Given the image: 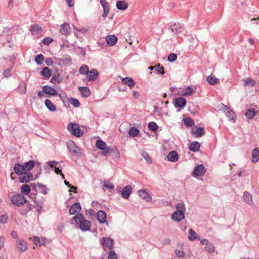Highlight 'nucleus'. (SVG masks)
<instances>
[{"label": "nucleus", "mask_w": 259, "mask_h": 259, "mask_svg": "<svg viewBox=\"0 0 259 259\" xmlns=\"http://www.w3.org/2000/svg\"><path fill=\"white\" fill-rule=\"evenodd\" d=\"M41 75L45 77L46 79H48L51 75V71L48 67H45L42 68L41 72Z\"/></svg>", "instance_id": "34"}, {"label": "nucleus", "mask_w": 259, "mask_h": 259, "mask_svg": "<svg viewBox=\"0 0 259 259\" xmlns=\"http://www.w3.org/2000/svg\"><path fill=\"white\" fill-rule=\"evenodd\" d=\"M73 220L76 224L79 225V228L82 231H87L90 230L91 226V223L84 219V217L81 214H77L73 217Z\"/></svg>", "instance_id": "2"}, {"label": "nucleus", "mask_w": 259, "mask_h": 259, "mask_svg": "<svg viewBox=\"0 0 259 259\" xmlns=\"http://www.w3.org/2000/svg\"><path fill=\"white\" fill-rule=\"evenodd\" d=\"M43 92L47 94L52 96H55L57 95V91L51 87L45 85L42 87Z\"/></svg>", "instance_id": "21"}, {"label": "nucleus", "mask_w": 259, "mask_h": 259, "mask_svg": "<svg viewBox=\"0 0 259 259\" xmlns=\"http://www.w3.org/2000/svg\"><path fill=\"white\" fill-rule=\"evenodd\" d=\"M255 84V82H244V86L247 87H253Z\"/></svg>", "instance_id": "63"}, {"label": "nucleus", "mask_w": 259, "mask_h": 259, "mask_svg": "<svg viewBox=\"0 0 259 259\" xmlns=\"http://www.w3.org/2000/svg\"><path fill=\"white\" fill-rule=\"evenodd\" d=\"M155 72L159 74H163L164 73V68L161 66L159 64L156 65Z\"/></svg>", "instance_id": "48"}, {"label": "nucleus", "mask_w": 259, "mask_h": 259, "mask_svg": "<svg viewBox=\"0 0 259 259\" xmlns=\"http://www.w3.org/2000/svg\"><path fill=\"white\" fill-rule=\"evenodd\" d=\"M108 259H118L115 252L113 250L109 252Z\"/></svg>", "instance_id": "54"}, {"label": "nucleus", "mask_w": 259, "mask_h": 259, "mask_svg": "<svg viewBox=\"0 0 259 259\" xmlns=\"http://www.w3.org/2000/svg\"><path fill=\"white\" fill-rule=\"evenodd\" d=\"M148 128L151 131L155 132L158 129V125L155 122L151 121L148 123Z\"/></svg>", "instance_id": "47"}, {"label": "nucleus", "mask_w": 259, "mask_h": 259, "mask_svg": "<svg viewBox=\"0 0 259 259\" xmlns=\"http://www.w3.org/2000/svg\"><path fill=\"white\" fill-rule=\"evenodd\" d=\"M200 146L199 142L195 141L190 144L189 148L191 151L197 152L199 150Z\"/></svg>", "instance_id": "32"}, {"label": "nucleus", "mask_w": 259, "mask_h": 259, "mask_svg": "<svg viewBox=\"0 0 259 259\" xmlns=\"http://www.w3.org/2000/svg\"><path fill=\"white\" fill-rule=\"evenodd\" d=\"M206 81H219V79L217 78L214 76L210 75L207 76L206 78Z\"/></svg>", "instance_id": "62"}, {"label": "nucleus", "mask_w": 259, "mask_h": 259, "mask_svg": "<svg viewBox=\"0 0 259 259\" xmlns=\"http://www.w3.org/2000/svg\"><path fill=\"white\" fill-rule=\"evenodd\" d=\"M243 199L248 204L251 205L253 204L252 201V196L249 192L245 191L243 194Z\"/></svg>", "instance_id": "25"}, {"label": "nucleus", "mask_w": 259, "mask_h": 259, "mask_svg": "<svg viewBox=\"0 0 259 259\" xmlns=\"http://www.w3.org/2000/svg\"><path fill=\"white\" fill-rule=\"evenodd\" d=\"M169 30H170L172 32L175 34H178L182 31L183 27L180 23H175L170 25Z\"/></svg>", "instance_id": "13"}, {"label": "nucleus", "mask_w": 259, "mask_h": 259, "mask_svg": "<svg viewBox=\"0 0 259 259\" xmlns=\"http://www.w3.org/2000/svg\"><path fill=\"white\" fill-rule=\"evenodd\" d=\"M193 89L190 87H188L183 90L182 95L184 96H188L192 94Z\"/></svg>", "instance_id": "41"}, {"label": "nucleus", "mask_w": 259, "mask_h": 259, "mask_svg": "<svg viewBox=\"0 0 259 259\" xmlns=\"http://www.w3.org/2000/svg\"><path fill=\"white\" fill-rule=\"evenodd\" d=\"M98 220L100 223H104L106 220V213L102 210H99L97 213Z\"/></svg>", "instance_id": "23"}, {"label": "nucleus", "mask_w": 259, "mask_h": 259, "mask_svg": "<svg viewBox=\"0 0 259 259\" xmlns=\"http://www.w3.org/2000/svg\"><path fill=\"white\" fill-rule=\"evenodd\" d=\"M14 172L18 175H20L25 172L22 169V164L19 163H16L14 165L13 168Z\"/></svg>", "instance_id": "31"}, {"label": "nucleus", "mask_w": 259, "mask_h": 259, "mask_svg": "<svg viewBox=\"0 0 259 259\" xmlns=\"http://www.w3.org/2000/svg\"><path fill=\"white\" fill-rule=\"evenodd\" d=\"M122 84L119 85L118 87V90L120 92L121 91H125L126 89V84H125V82H122Z\"/></svg>", "instance_id": "61"}, {"label": "nucleus", "mask_w": 259, "mask_h": 259, "mask_svg": "<svg viewBox=\"0 0 259 259\" xmlns=\"http://www.w3.org/2000/svg\"><path fill=\"white\" fill-rule=\"evenodd\" d=\"M3 74H4V75L6 77H8L10 76L11 75V69H8L5 70L4 73H3Z\"/></svg>", "instance_id": "64"}, {"label": "nucleus", "mask_w": 259, "mask_h": 259, "mask_svg": "<svg viewBox=\"0 0 259 259\" xmlns=\"http://www.w3.org/2000/svg\"><path fill=\"white\" fill-rule=\"evenodd\" d=\"M15 246L18 250L23 252L27 250V242L22 239H19L15 241Z\"/></svg>", "instance_id": "5"}, {"label": "nucleus", "mask_w": 259, "mask_h": 259, "mask_svg": "<svg viewBox=\"0 0 259 259\" xmlns=\"http://www.w3.org/2000/svg\"><path fill=\"white\" fill-rule=\"evenodd\" d=\"M31 31L32 33L39 34L41 32V28L40 26L37 24H33L31 27Z\"/></svg>", "instance_id": "36"}, {"label": "nucleus", "mask_w": 259, "mask_h": 259, "mask_svg": "<svg viewBox=\"0 0 259 259\" xmlns=\"http://www.w3.org/2000/svg\"><path fill=\"white\" fill-rule=\"evenodd\" d=\"M34 166V162L33 160H30L28 162L24 163L22 165V169L25 172L29 171Z\"/></svg>", "instance_id": "24"}, {"label": "nucleus", "mask_w": 259, "mask_h": 259, "mask_svg": "<svg viewBox=\"0 0 259 259\" xmlns=\"http://www.w3.org/2000/svg\"><path fill=\"white\" fill-rule=\"evenodd\" d=\"M53 39L49 37H45L43 39V43L46 45H49L51 42L53 41Z\"/></svg>", "instance_id": "56"}, {"label": "nucleus", "mask_w": 259, "mask_h": 259, "mask_svg": "<svg viewBox=\"0 0 259 259\" xmlns=\"http://www.w3.org/2000/svg\"><path fill=\"white\" fill-rule=\"evenodd\" d=\"M204 128L202 127H196L195 130L193 128L191 131V133L197 138L203 136L204 134Z\"/></svg>", "instance_id": "19"}, {"label": "nucleus", "mask_w": 259, "mask_h": 259, "mask_svg": "<svg viewBox=\"0 0 259 259\" xmlns=\"http://www.w3.org/2000/svg\"><path fill=\"white\" fill-rule=\"evenodd\" d=\"M37 186L38 188L40 189V192L44 194H47V188H46V186L37 183Z\"/></svg>", "instance_id": "50"}, {"label": "nucleus", "mask_w": 259, "mask_h": 259, "mask_svg": "<svg viewBox=\"0 0 259 259\" xmlns=\"http://www.w3.org/2000/svg\"><path fill=\"white\" fill-rule=\"evenodd\" d=\"M177 59V55L175 53H171L167 57V60L170 62H174Z\"/></svg>", "instance_id": "51"}, {"label": "nucleus", "mask_w": 259, "mask_h": 259, "mask_svg": "<svg viewBox=\"0 0 259 259\" xmlns=\"http://www.w3.org/2000/svg\"><path fill=\"white\" fill-rule=\"evenodd\" d=\"M104 151V155L107 156L111 154L113 152V149L111 147H107L105 149L103 150Z\"/></svg>", "instance_id": "57"}, {"label": "nucleus", "mask_w": 259, "mask_h": 259, "mask_svg": "<svg viewBox=\"0 0 259 259\" xmlns=\"http://www.w3.org/2000/svg\"><path fill=\"white\" fill-rule=\"evenodd\" d=\"M106 42L110 46H114L117 41V38L116 36L108 35L106 38Z\"/></svg>", "instance_id": "26"}, {"label": "nucleus", "mask_w": 259, "mask_h": 259, "mask_svg": "<svg viewBox=\"0 0 259 259\" xmlns=\"http://www.w3.org/2000/svg\"><path fill=\"white\" fill-rule=\"evenodd\" d=\"M90 70L89 69V67L86 65H82L79 69V72L81 74L88 75V73L89 72Z\"/></svg>", "instance_id": "42"}, {"label": "nucleus", "mask_w": 259, "mask_h": 259, "mask_svg": "<svg viewBox=\"0 0 259 259\" xmlns=\"http://www.w3.org/2000/svg\"><path fill=\"white\" fill-rule=\"evenodd\" d=\"M189 235L188 236V239L189 240L193 241L196 239L200 240V238L199 237V236L193 229H190L189 230Z\"/></svg>", "instance_id": "28"}, {"label": "nucleus", "mask_w": 259, "mask_h": 259, "mask_svg": "<svg viewBox=\"0 0 259 259\" xmlns=\"http://www.w3.org/2000/svg\"><path fill=\"white\" fill-rule=\"evenodd\" d=\"M205 172V167L202 164L197 166L193 171V174L195 176H202L204 175Z\"/></svg>", "instance_id": "12"}, {"label": "nucleus", "mask_w": 259, "mask_h": 259, "mask_svg": "<svg viewBox=\"0 0 259 259\" xmlns=\"http://www.w3.org/2000/svg\"><path fill=\"white\" fill-rule=\"evenodd\" d=\"M59 30L60 34L65 36H67L71 33V27L69 24L67 22L61 25Z\"/></svg>", "instance_id": "6"}, {"label": "nucleus", "mask_w": 259, "mask_h": 259, "mask_svg": "<svg viewBox=\"0 0 259 259\" xmlns=\"http://www.w3.org/2000/svg\"><path fill=\"white\" fill-rule=\"evenodd\" d=\"M101 243L105 249V248H107L109 249H112L113 247V241L110 238H102Z\"/></svg>", "instance_id": "7"}, {"label": "nucleus", "mask_w": 259, "mask_h": 259, "mask_svg": "<svg viewBox=\"0 0 259 259\" xmlns=\"http://www.w3.org/2000/svg\"><path fill=\"white\" fill-rule=\"evenodd\" d=\"M141 154L142 156L145 159V160L148 163H151L152 162L151 158L150 157L149 155L147 152L142 151H141Z\"/></svg>", "instance_id": "40"}, {"label": "nucleus", "mask_w": 259, "mask_h": 259, "mask_svg": "<svg viewBox=\"0 0 259 259\" xmlns=\"http://www.w3.org/2000/svg\"><path fill=\"white\" fill-rule=\"evenodd\" d=\"M8 216L6 214L2 215L0 217V223L5 224L8 222Z\"/></svg>", "instance_id": "53"}, {"label": "nucleus", "mask_w": 259, "mask_h": 259, "mask_svg": "<svg viewBox=\"0 0 259 259\" xmlns=\"http://www.w3.org/2000/svg\"><path fill=\"white\" fill-rule=\"evenodd\" d=\"M139 196L148 202L152 200V197L145 190H140L138 192Z\"/></svg>", "instance_id": "14"}, {"label": "nucleus", "mask_w": 259, "mask_h": 259, "mask_svg": "<svg viewBox=\"0 0 259 259\" xmlns=\"http://www.w3.org/2000/svg\"><path fill=\"white\" fill-rule=\"evenodd\" d=\"M78 90L81 93L82 96L83 97H88L91 94V92L89 89L87 87H80Z\"/></svg>", "instance_id": "27"}, {"label": "nucleus", "mask_w": 259, "mask_h": 259, "mask_svg": "<svg viewBox=\"0 0 259 259\" xmlns=\"http://www.w3.org/2000/svg\"><path fill=\"white\" fill-rule=\"evenodd\" d=\"M100 3L103 8L102 17L105 18L109 12V5L106 0H100Z\"/></svg>", "instance_id": "16"}, {"label": "nucleus", "mask_w": 259, "mask_h": 259, "mask_svg": "<svg viewBox=\"0 0 259 259\" xmlns=\"http://www.w3.org/2000/svg\"><path fill=\"white\" fill-rule=\"evenodd\" d=\"M11 202L15 205L20 206L26 203L25 197L19 194L13 196L11 198Z\"/></svg>", "instance_id": "3"}, {"label": "nucleus", "mask_w": 259, "mask_h": 259, "mask_svg": "<svg viewBox=\"0 0 259 259\" xmlns=\"http://www.w3.org/2000/svg\"><path fill=\"white\" fill-rule=\"evenodd\" d=\"M128 134L131 137H136L139 134V131L135 127H132L128 131Z\"/></svg>", "instance_id": "43"}, {"label": "nucleus", "mask_w": 259, "mask_h": 259, "mask_svg": "<svg viewBox=\"0 0 259 259\" xmlns=\"http://www.w3.org/2000/svg\"><path fill=\"white\" fill-rule=\"evenodd\" d=\"M99 73L97 69L91 70L87 75L88 81H95L98 79Z\"/></svg>", "instance_id": "9"}, {"label": "nucleus", "mask_w": 259, "mask_h": 259, "mask_svg": "<svg viewBox=\"0 0 259 259\" xmlns=\"http://www.w3.org/2000/svg\"><path fill=\"white\" fill-rule=\"evenodd\" d=\"M256 113L257 112H256L254 109L250 108L246 110V111L244 113V114L246 118L249 119H251L253 118V117L256 115Z\"/></svg>", "instance_id": "30"}, {"label": "nucleus", "mask_w": 259, "mask_h": 259, "mask_svg": "<svg viewBox=\"0 0 259 259\" xmlns=\"http://www.w3.org/2000/svg\"><path fill=\"white\" fill-rule=\"evenodd\" d=\"M186 99L182 97L177 98L175 100V105L178 107L183 108L186 105Z\"/></svg>", "instance_id": "18"}, {"label": "nucleus", "mask_w": 259, "mask_h": 259, "mask_svg": "<svg viewBox=\"0 0 259 259\" xmlns=\"http://www.w3.org/2000/svg\"><path fill=\"white\" fill-rule=\"evenodd\" d=\"M132 192V187L131 185H127L125 186L122 191H121V195L122 197L127 199L129 198V196H130Z\"/></svg>", "instance_id": "11"}, {"label": "nucleus", "mask_w": 259, "mask_h": 259, "mask_svg": "<svg viewBox=\"0 0 259 259\" xmlns=\"http://www.w3.org/2000/svg\"><path fill=\"white\" fill-rule=\"evenodd\" d=\"M175 253L179 258H183L185 255V252L182 248L180 249H176L175 250Z\"/></svg>", "instance_id": "49"}, {"label": "nucleus", "mask_w": 259, "mask_h": 259, "mask_svg": "<svg viewBox=\"0 0 259 259\" xmlns=\"http://www.w3.org/2000/svg\"><path fill=\"white\" fill-rule=\"evenodd\" d=\"M67 147L70 152L72 154H78L80 152L79 149L72 141H69L67 143Z\"/></svg>", "instance_id": "10"}, {"label": "nucleus", "mask_w": 259, "mask_h": 259, "mask_svg": "<svg viewBox=\"0 0 259 259\" xmlns=\"http://www.w3.org/2000/svg\"><path fill=\"white\" fill-rule=\"evenodd\" d=\"M33 241L34 243L36 245H45L48 243V240L44 238H40L37 236L33 237Z\"/></svg>", "instance_id": "20"}, {"label": "nucleus", "mask_w": 259, "mask_h": 259, "mask_svg": "<svg viewBox=\"0 0 259 259\" xmlns=\"http://www.w3.org/2000/svg\"><path fill=\"white\" fill-rule=\"evenodd\" d=\"M19 176L20 182L22 183L29 182L33 179V176L31 172H25Z\"/></svg>", "instance_id": "8"}, {"label": "nucleus", "mask_w": 259, "mask_h": 259, "mask_svg": "<svg viewBox=\"0 0 259 259\" xmlns=\"http://www.w3.org/2000/svg\"><path fill=\"white\" fill-rule=\"evenodd\" d=\"M128 5L124 1H118L116 3V7L118 10H125L127 8Z\"/></svg>", "instance_id": "35"}, {"label": "nucleus", "mask_w": 259, "mask_h": 259, "mask_svg": "<svg viewBox=\"0 0 259 259\" xmlns=\"http://www.w3.org/2000/svg\"><path fill=\"white\" fill-rule=\"evenodd\" d=\"M44 59L45 57L44 55L42 54H39L35 57V61L37 64L40 65L43 63Z\"/></svg>", "instance_id": "45"}, {"label": "nucleus", "mask_w": 259, "mask_h": 259, "mask_svg": "<svg viewBox=\"0 0 259 259\" xmlns=\"http://www.w3.org/2000/svg\"><path fill=\"white\" fill-rule=\"evenodd\" d=\"M167 158L169 161L176 162L178 160V153L176 151H171L168 154Z\"/></svg>", "instance_id": "22"}, {"label": "nucleus", "mask_w": 259, "mask_h": 259, "mask_svg": "<svg viewBox=\"0 0 259 259\" xmlns=\"http://www.w3.org/2000/svg\"><path fill=\"white\" fill-rule=\"evenodd\" d=\"M21 191L22 194L24 195H27L30 191V187L28 185H23L21 187Z\"/></svg>", "instance_id": "38"}, {"label": "nucleus", "mask_w": 259, "mask_h": 259, "mask_svg": "<svg viewBox=\"0 0 259 259\" xmlns=\"http://www.w3.org/2000/svg\"><path fill=\"white\" fill-rule=\"evenodd\" d=\"M259 160V149L257 148H254L252 152V162L256 163Z\"/></svg>", "instance_id": "29"}, {"label": "nucleus", "mask_w": 259, "mask_h": 259, "mask_svg": "<svg viewBox=\"0 0 259 259\" xmlns=\"http://www.w3.org/2000/svg\"><path fill=\"white\" fill-rule=\"evenodd\" d=\"M69 101L70 103L74 107L77 108L80 106V103L78 100L73 98H70L69 99Z\"/></svg>", "instance_id": "44"}, {"label": "nucleus", "mask_w": 259, "mask_h": 259, "mask_svg": "<svg viewBox=\"0 0 259 259\" xmlns=\"http://www.w3.org/2000/svg\"><path fill=\"white\" fill-rule=\"evenodd\" d=\"M205 248L209 253H212L214 250L213 245L210 242L206 244L205 246Z\"/></svg>", "instance_id": "52"}, {"label": "nucleus", "mask_w": 259, "mask_h": 259, "mask_svg": "<svg viewBox=\"0 0 259 259\" xmlns=\"http://www.w3.org/2000/svg\"><path fill=\"white\" fill-rule=\"evenodd\" d=\"M81 210V206L78 202L74 203L69 208V213L75 214L79 212Z\"/></svg>", "instance_id": "17"}, {"label": "nucleus", "mask_w": 259, "mask_h": 259, "mask_svg": "<svg viewBox=\"0 0 259 259\" xmlns=\"http://www.w3.org/2000/svg\"><path fill=\"white\" fill-rule=\"evenodd\" d=\"M45 104L47 108L51 111L54 112L56 110V106L49 99H46Z\"/></svg>", "instance_id": "33"}, {"label": "nucleus", "mask_w": 259, "mask_h": 259, "mask_svg": "<svg viewBox=\"0 0 259 259\" xmlns=\"http://www.w3.org/2000/svg\"><path fill=\"white\" fill-rule=\"evenodd\" d=\"M97 148L99 149L103 150L106 148V144L101 140H98L96 143Z\"/></svg>", "instance_id": "37"}, {"label": "nucleus", "mask_w": 259, "mask_h": 259, "mask_svg": "<svg viewBox=\"0 0 259 259\" xmlns=\"http://www.w3.org/2000/svg\"><path fill=\"white\" fill-rule=\"evenodd\" d=\"M61 60L63 62L70 63L71 61V59L69 55H65L62 59H61Z\"/></svg>", "instance_id": "58"}, {"label": "nucleus", "mask_w": 259, "mask_h": 259, "mask_svg": "<svg viewBox=\"0 0 259 259\" xmlns=\"http://www.w3.org/2000/svg\"><path fill=\"white\" fill-rule=\"evenodd\" d=\"M224 110L226 112V114L228 117H229L233 122H235L236 119V114L233 111H232L230 108H229L228 106L223 105Z\"/></svg>", "instance_id": "15"}, {"label": "nucleus", "mask_w": 259, "mask_h": 259, "mask_svg": "<svg viewBox=\"0 0 259 259\" xmlns=\"http://www.w3.org/2000/svg\"><path fill=\"white\" fill-rule=\"evenodd\" d=\"M176 210L172 215L171 219L174 221L180 222L185 218L184 212L186 210L184 203H178L176 206Z\"/></svg>", "instance_id": "1"}, {"label": "nucleus", "mask_w": 259, "mask_h": 259, "mask_svg": "<svg viewBox=\"0 0 259 259\" xmlns=\"http://www.w3.org/2000/svg\"><path fill=\"white\" fill-rule=\"evenodd\" d=\"M45 62L47 66H51L53 64V59L51 58H47L45 60Z\"/></svg>", "instance_id": "60"}, {"label": "nucleus", "mask_w": 259, "mask_h": 259, "mask_svg": "<svg viewBox=\"0 0 259 259\" xmlns=\"http://www.w3.org/2000/svg\"><path fill=\"white\" fill-rule=\"evenodd\" d=\"M18 91L21 94H24L26 92V84L25 82H21L18 86Z\"/></svg>", "instance_id": "39"}, {"label": "nucleus", "mask_w": 259, "mask_h": 259, "mask_svg": "<svg viewBox=\"0 0 259 259\" xmlns=\"http://www.w3.org/2000/svg\"><path fill=\"white\" fill-rule=\"evenodd\" d=\"M104 187L109 189H113L114 188V186L109 183L108 181H105L103 185Z\"/></svg>", "instance_id": "55"}, {"label": "nucleus", "mask_w": 259, "mask_h": 259, "mask_svg": "<svg viewBox=\"0 0 259 259\" xmlns=\"http://www.w3.org/2000/svg\"><path fill=\"white\" fill-rule=\"evenodd\" d=\"M5 242V237L3 236H0V250L4 246Z\"/></svg>", "instance_id": "59"}, {"label": "nucleus", "mask_w": 259, "mask_h": 259, "mask_svg": "<svg viewBox=\"0 0 259 259\" xmlns=\"http://www.w3.org/2000/svg\"><path fill=\"white\" fill-rule=\"evenodd\" d=\"M69 131L71 132L72 134L77 137H80L82 134L83 132L79 128L78 125L74 123H70L67 126Z\"/></svg>", "instance_id": "4"}, {"label": "nucleus", "mask_w": 259, "mask_h": 259, "mask_svg": "<svg viewBox=\"0 0 259 259\" xmlns=\"http://www.w3.org/2000/svg\"><path fill=\"white\" fill-rule=\"evenodd\" d=\"M184 123L188 126H192L194 124V121L191 117H187L183 119Z\"/></svg>", "instance_id": "46"}]
</instances>
